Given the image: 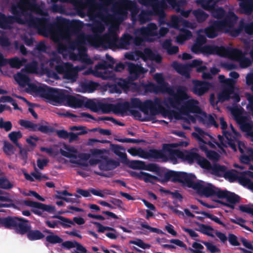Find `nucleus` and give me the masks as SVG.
<instances>
[{
  "label": "nucleus",
  "instance_id": "c03bdc74",
  "mask_svg": "<svg viewBox=\"0 0 253 253\" xmlns=\"http://www.w3.org/2000/svg\"><path fill=\"white\" fill-rule=\"evenodd\" d=\"M232 93L233 92L224 88L217 94V101L223 103L225 101L229 100L231 97Z\"/></svg>",
  "mask_w": 253,
  "mask_h": 253
},
{
  "label": "nucleus",
  "instance_id": "f03ea898",
  "mask_svg": "<svg viewBox=\"0 0 253 253\" xmlns=\"http://www.w3.org/2000/svg\"><path fill=\"white\" fill-rule=\"evenodd\" d=\"M54 63L57 65L55 66L56 72L62 75L63 78L72 82H75L78 77V71L74 67L72 64L69 62L63 63L60 57H54L49 61V65L53 68Z\"/></svg>",
  "mask_w": 253,
  "mask_h": 253
},
{
  "label": "nucleus",
  "instance_id": "7ed1b4c3",
  "mask_svg": "<svg viewBox=\"0 0 253 253\" xmlns=\"http://www.w3.org/2000/svg\"><path fill=\"white\" fill-rule=\"evenodd\" d=\"M188 143L185 141H181L178 143L164 144L162 149L159 150L162 156L158 157V159H162L163 162H166L170 160L173 164L177 162V159H181L183 156V151L178 149H173V148L177 146H187Z\"/></svg>",
  "mask_w": 253,
  "mask_h": 253
},
{
  "label": "nucleus",
  "instance_id": "dca6fc26",
  "mask_svg": "<svg viewBox=\"0 0 253 253\" xmlns=\"http://www.w3.org/2000/svg\"><path fill=\"white\" fill-rule=\"evenodd\" d=\"M98 41L100 43L104 44L109 48H113L118 47L119 37L115 32H112L104 35Z\"/></svg>",
  "mask_w": 253,
  "mask_h": 253
},
{
  "label": "nucleus",
  "instance_id": "b1692460",
  "mask_svg": "<svg viewBox=\"0 0 253 253\" xmlns=\"http://www.w3.org/2000/svg\"><path fill=\"white\" fill-rule=\"evenodd\" d=\"M158 150L155 149H150L148 151H146L141 148H139L138 156L145 159L150 158L158 159V157L162 156L161 153Z\"/></svg>",
  "mask_w": 253,
  "mask_h": 253
},
{
  "label": "nucleus",
  "instance_id": "2f4dec72",
  "mask_svg": "<svg viewBox=\"0 0 253 253\" xmlns=\"http://www.w3.org/2000/svg\"><path fill=\"white\" fill-rule=\"evenodd\" d=\"M28 8L36 14L42 16V17L48 18L49 14L47 11L43 10L42 6L38 4L36 2H33L28 5ZM49 19V18L48 17Z\"/></svg>",
  "mask_w": 253,
  "mask_h": 253
},
{
  "label": "nucleus",
  "instance_id": "6e6d98bb",
  "mask_svg": "<svg viewBox=\"0 0 253 253\" xmlns=\"http://www.w3.org/2000/svg\"><path fill=\"white\" fill-rule=\"evenodd\" d=\"M45 241L48 243L56 244L62 243L63 240L59 236L53 234L47 235L45 237Z\"/></svg>",
  "mask_w": 253,
  "mask_h": 253
},
{
  "label": "nucleus",
  "instance_id": "58836bf2",
  "mask_svg": "<svg viewBox=\"0 0 253 253\" xmlns=\"http://www.w3.org/2000/svg\"><path fill=\"white\" fill-rule=\"evenodd\" d=\"M174 171L169 170L164 173L163 175L161 172H159L158 175L160 177V182L163 183L171 180L173 182Z\"/></svg>",
  "mask_w": 253,
  "mask_h": 253
},
{
  "label": "nucleus",
  "instance_id": "473e14b6",
  "mask_svg": "<svg viewBox=\"0 0 253 253\" xmlns=\"http://www.w3.org/2000/svg\"><path fill=\"white\" fill-rule=\"evenodd\" d=\"M199 154L196 152L185 151L183 152V156L181 159L187 161L189 164H193L194 162H197L199 157Z\"/></svg>",
  "mask_w": 253,
  "mask_h": 253
},
{
  "label": "nucleus",
  "instance_id": "a211bd4d",
  "mask_svg": "<svg viewBox=\"0 0 253 253\" xmlns=\"http://www.w3.org/2000/svg\"><path fill=\"white\" fill-rule=\"evenodd\" d=\"M53 217L60 219L61 221L58 220H54L52 221L46 220L45 222V224L49 228H54L58 224H60L64 228H67L71 227L72 225L74 224L72 220L62 216L54 215Z\"/></svg>",
  "mask_w": 253,
  "mask_h": 253
},
{
  "label": "nucleus",
  "instance_id": "ea45409f",
  "mask_svg": "<svg viewBox=\"0 0 253 253\" xmlns=\"http://www.w3.org/2000/svg\"><path fill=\"white\" fill-rule=\"evenodd\" d=\"M15 79L19 85L22 87L28 84L30 81V79L27 75L20 73L17 74L16 77H15Z\"/></svg>",
  "mask_w": 253,
  "mask_h": 253
},
{
  "label": "nucleus",
  "instance_id": "79ce46f5",
  "mask_svg": "<svg viewBox=\"0 0 253 253\" xmlns=\"http://www.w3.org/2000/svg\"><path fill=\"white\" fill-rule=\"evenodd\" d=\"M210 12L212 17L218 19H222L225 15V11L223 8L221 7H216L214 5Z\"/></svg>",
  "mask_w": 253,
  "mask_h": 253
},
{
  "label": "nucleus",
  "instance_id": "9d476101",
  "mask_svg": "<svg viewBox=\"0 0 253 253\" xmlns=\"http://www.w3.org/2000/svg\"><path fill=\"white\" fill-rule=\"evenodd\" d=\"M209 26L205 29L206 35L211 39L216 37L220 33L222 32L226 29L221 20L211 21Z\"/></svg>",
  "mask_w": 253,
  "mask_h": 253
},
{
  "label": "nucleus",
  "instance_id": "7c9ffc66",
  "mask_svg": "<svg viewBox=\"0 0 253 253\" xmlns=\"http://www.w3.org/2000/svg\"><path fill=\"white\" fill-rule=\"evenodd\" d=\"M240 11L242 14L250 15L253 11V2L244 0L239 3Z\"/></svg>",
  "mask_w": 253,
  "mask_h": 253
},
{
  "label": "nucleus",
  "instance_id": "c9c22d12",
  "mask_svg": "<svg viewBox=\"0 0 253 253\" xmlns=\"http://www.w3.org/2000/svg\"><path fill=\"white\" fill-rule=\"evenodd\" d=\"M133 37L128 34H124L119 42V47L127 49L128 46L132 42Z\"/></svg>",
  "mask_w": 253,
  "mask_h": 253
},
{
  "label": "nucleus",
  "instance_id": "37998d69",
  "mask_svg": "<svg viewBox=\"0 0 253 253\" xmlns=\"http://www.w3.org/2000/svg\"><path fill=\"white\" fill-rule=\"evenodd\" d=\"M195 213H196L197 214H201L204 215L205 217L209 218L210 219H211V220L214 221L215 223H216L220 225H222L223 227H224L225 228H226V225H225V224H224L222 221H221L218 217L216 216L215 215H214L212 214L207 212L204 211H195Z\"/></svg>",
  "mask_w": 253,
  "mask_h": 253
},
{
  "label": "nucleus",
  "instance_id": "f257e3e1",
  "mask_svg": "<svg viewBox=\"0 0 253 253\" xmlns=\"http://www.w3.org/2000/svg\"><path fill=\"white\" fill-rule=\"evenodd\" d=\"M28 10H29L28 4L22 3L20 0L17 3L12 4L10 11L12 15H6L3 29H10L11 25L16 23L21 25L27 24L30 27L45 32L50 25V19L46 17H35Z\"/></svg>",
  "mask_w": 253,
  "mask_h": 253
},
{
  "label": "nucleus",
  "instance_id": "2eb2a0df",
  "mask_svg": "<svg viewBox=\"0 0 253 253\" xmlns=\"http://www.w3.org/2000/svg\"><path fill=\"white\" fill-rule=\"evenodd\" d=\"M193 86L192 91L194 94L202 96L206 93L210 88L211 84L206 81H202L197 80L192 81Z\"/></svg>",
  "mask_w": 253,
  "mask_h": 253
},
{
  "label": "nucleus",
  "instance_id": "052dcab7",
  "mask_svg": "<svg viewBox=\"0 0 253 253\" xmlns=\"http://www.w3.org/2000/svg\"><path fill=\"white\" fill-rule=\"evenodd\" d=\"M142 180L146 183H154V181L160 182V177L153 175L149 173L144 172Z\"/></svg>",
  "mask_w": 253,
  "mask_h": 253
},
{
  "label": "nucleus",
  "instance_id": "09e8293b",
  "mask_svg": "<svg viewBox=\"0 0 253 253\" xmlns=\"http://www.w3.org/2000/svg\"><path fill=\"white\" fill-rule=\"evenodd\" d=\"M65 149L68 151L63 150H60V153L62 156L68 158H77V156L75 154L77 153V150L74 148L66 146Z\"/></svg>",
  "mask_w": 253,
  "mask_h": 253
},
{
  "label": "nucleus",
  "instance_id": "e433bc0d",
  "mask_svg": "<svg viewBox=\"0 0 253 253\" xmlns=\"http://www.w3.org/2000/svg\"><path fill=\"white\" fill-rule=\"evenodd\" d=\"M211 169L212 173L215 175L219 177H223L227 170V167L225 166L215 164L213 166H211Z\"/></svg>",
  "mask_w": 253,
  "mask_h": 253
},
{
  "label": "nucleus",
  "instance_id": "1a4fd4ad",
  "mask_svg": "<svg viewBox=\"0 0 253 253\" xmlns=\"http://www.w3.org/2000/svg\"><path fill=\"white\" fill-rule=\"evenodd\" d=\"M19 124L25 128L29 129L31 131H39L44 134H50L55 131V129L52 126L34 123L28 120H20Z\"/></svg>",
  "mask_w": 253,
  "mask_h": 253
},
{
  "label": "nucleus",
  "instance_id": "39448f33",
  "mask_svg": "<svg viewBox=\"0 0 253 253\" xmlns=\"http://www.w3.org/2000/svg\"><path fill=\"white\" fill-rule=\"evenodd\" d=\"M26 222L29 220L22 217L15 216H7L2 217L0 221V227L7 229L14 230L16 233L21 234L26 231Z\"/></svg>",
  "mask_w": 253,
  "mask_h": 253
},
{
  "label": "nucleus",
  "instance_id": "4d7b16f0",
  "mask_svg": "<svg viewBox=\"0 0 253 253\" xmlns=\"http://www.w3.org/2000/svg\"><path fill=\"white\" fill-rule=\"evenodd\" d=\"M174 67L177 72L181 75L187 76L189 74L188 67L187 65L175 63Z\"/></svg>",
  "mask_w": 253,
  "mask_h": 253
},
{
  "label": "nucleus",
  "instance_id": "680f3d73",
  "mask_svg": "<svg viewBox=\"0 0 253 253\" xmlns=\"http://www.w3.org/2000/svg\"><path fill=\"white\" fill-rule=\"evenodd\" d=\"M8 63L12 67L19 69L23 66V62L18 57H15L8 60Z\"/></svg>",
  "mask_w": 253,
  "mask_h": 253
},
{
  "label": "nucleus",
  "instance_id": "6e6552de",
  "mask_svg": "<svg viewBox=\"0 0 253 253\" xmlns=\"http://www.w3.org/2000/svg\"><path fill=\"white\" fill-rule=\"evenodd\" d=\"M208 54H217L221 56L226 55L238 58L243 55L242 51L238 48H229L224 46L208 45L205 48Z\"/></svg>",
  "mask_w": 253,
  "mask_h": 253
},
{
  "label": "nucleus",
  "instance_id": "423d86ee",
  "mask_svg": "<svg viewBox=\"0 0 253 253\" xmlns=\"http://www.w3.org/2000/svg\"><path fill=\"white\" fill-rule=\"evenodd\" d=\"M169 94L172 96L167 100V104L175 109H178L184 103V101L188 98L186 89L184 86L179 87L176 93L170 87L167 88L166 90Z\"/></svg>",
  "mask_w": 253,
  "mask_h": 253
},
{
  "label": "nucleus",
  "instance_id": "f3484780",
  "mask_svg": "<svg viewBox=\"0 0 253 253\" xmlns=\"http://www.w3.org/2000/svg\"><path fill=\"white\" fill-rule=\"evenodd\" d=\"M62 104L67 105L73 108H82L84 105V99L68 94L66 90Z\"/></svg>",
  "mask_w": 253,
  "mask_h": 253
},
{
  "label": "nucleus",
  "instance_id": "8fccbe9b",
  "mask_svg": "<svg viewBox=\"0 0 253 253\" xmlns=\"http://www.w3.org/2000/svg\"><path fill=\"white\" fill-rule=\"evenodd\" d=\"M239 29L241 30H244L246 33L252 35L253 34V22L246 23L241 21L239 23Z\"/></svg>",
  "mask_w": 253,
  "mask_h": 253
},
{
  "label": "nucleus",
  "instance_id": "f8f14e48",
  "mask_svg": "<svg viewBox=\"0 0 253 253\" xmlns=\"http://www.w3.org/2000/svg\"><path fill=\"white\" fill-rule=\"evenodd\" d=\"M134 90L139 93L146 94L148 92L157 93L162 91V87L159 86L153 83L148 84H136L134 83Z\"/></svg>",
  "mask_w": 253,
  "mask_h": 253
},
{
  "label": "nucleus",
  "instance_id": "864d4df0",
  "mask_svg": "<svg viewBox=\"0 0 253 253\" xmlns=\"http://www.w3.org/2000/svg\"><path fill=\"white\" fill-rule=\"evenodd\" d=\"M196 163L203 169H211L212 166L211 163L207 159L200 155Z\"/></svg>",
  "mask_w": 253,
  "mask_h": 253
},
{
  "label": "nucleus",
  "instance_id": "338daca9",
  "mask_svg": "<svg viewBox=\"0 0 253 253\" xmlns=\"http://www.w3.org/2000/svg\"><path fill=\"white\" fill-rule=\"evenodd\" d=\"M129 244L136 245L143 249H149L151 247L150 245L144 243L140 239H136V240H130L129 241Z\"/></svg>",
  "mask_w": 253,
  "mask_h": 253
},
{
  "label": "nucleus",
  "instance_id": "3c124183",
  "mask_svg": "<svg viewBox=\"0 0 253 253\" xmlns=\"http://www.w3.org/2000/svg\"><path fill=\"white\" fill-rule=\"evenodd\" d=\"M246 173H245V171L240 173L238 174L237 180L238 181L239 183L243 186L249 185L250 186L251 183H252L250 178L246 177Z\"/></svg>",
  "mask_w": 253,
  "mask_h": 253
},
{
  "label": "nucleus",
  "instance_id": "5701e85b",
  "mask_svg": "<svg viewBox=\"0 0 253 253\" xmlns=\"http://www.w3.org/2000/svg\"><path fill=\"white\" fill-rule=\"evenodd\" d=\"M120 162L112 159L105 158L98 166L99 169L101 170L108 171L112 170L120 166Z\"/></svg>",
  "mask_w": 253,
  "mask_h": 253
},
{
  "label": "nucleus",
  "instance_id": "c85d7f7f",
  "mask_svg": "<svg viewBox=\"0 0 253 253\" xmlns=\"http://www.w3.org/2000/svg\"><path fill=\"white\" fill-rule=\"evenodd\" d=\"M224 17L221 21L223 23L225 29L227 27L231 28L236 23L238 19V16L232 11L229 12Z\"/></svg>",
  "mask_w": 253,
  "mask_h": 253
},
{
  "label": "nucleus",
  "instance_id": "49530a36",
  "mask_svg": "<svg viewBox=\"0 0 253 253\" xmlns=\"http://www.w3.org/2000/svg\"><path fill=\"white\" fill-rule=\"evenodd\" d=\"M83 107L89 109L94 112H97L98 111V103H96L91 99H87L85 100V99H84Z\"/></svg>",
  "mask_w": 253,
  "mask_h": 253
},
{
  "label": "nucleus",
  "instance_id": "cd10ccee",
  "mask_svg": "<svg viewBox=\"0 0 253 253\" xmlns=\"http://www.w3.org/2000/svg\"><path fill=\"white\" fill-rule=\"evenodd\" d=\"M110 149L116 155L122 159L123 163L128 162L127 155L125 153L126 149L124 147L118 144H111Z\"/></svg>",
  "mask_w": 253,
  "mask_h": 253
},
{
  "label": "nucleus",
  "instance_id": "a18cd8bd",
  "mask_svg": "<svg viewBox=\"0 0 253 253\" xmlns=\"http://www.w3.org/2000/svg\"><path fill=\"white\" fill-rule=\"evenodd\" d=\"M117 83L120 87L121 91L123 90L125 92H127L129 90L130 87L134 89V87L133 84H131L129 82L122 79H120L117 82Z\"/></svg>",
  "mask_w": 253,
  "mask_h": 253
},
{
  "label": "nucleus",
  "instance_id": "603ef678",
  "mask_svg": "<svg viewBox=\"0 0 253 253\" xmlns=\"http://www.w3.org/2000/svg\"><path fill=\"white\" fill-rule=\"evenodd\" d=\"M73 196H75V198H66L60 195H55V198L57 199H60L64 201L67 203H71L72 204H79L80 203V201L79 200V198H81V196L76 194L73 195Z\"/></svg>",
  "mask_w": 253,
  "mask_h": 253
},
{
  "label": "nucleus",
  "instance_id": "de8ad7c7",
  "mask_svg": "<svg viewBox=\"0 0 253 253\" xmlns=\"http://www.w3.org/2000/svg\"><path fill=\"white\" fill-rule=\"evenodd\" d=\"M99 110H101L103 114H108L111 111L114 112V104L111 103H98Z\"/></svg>",
  "mask_w": 253,
  "mask_h": 253
},
{
  "label": "nucleus",
  "instance_id": "bf43d9fd",
  "mask_svg": "<svg viewBox=\"0 0 253 253\" xmlns=\"http://www.w3.org/2000/svg\"><path fill=\"white\" fill-rule=\"evenodd\" d=\"M150 15L152 14L149 11L142 10L138 15V21L141 24H144L150 20Z\"/></svg>",
  "mask_w": 253,
  "mask_h": 253
},
{
  "label": "nucleus",
  "instance_id": "aec40b11",
  "mask_svg": "<svg viewBox=\"0 0 253 253\" xmlns=\"http://www.w3.org/2000/svg\"><path fill=\"white\" fill-rule=\"evenodd\" d=\"M127 70L133 80L137 79L141 75L145 73L147 70L142 66L132 63H128Z\"/></svg>",
  "mask_w": 253,
  "mask_h": 253
},
{
  "label": "nucleus",
  "instance_id": "393cba45",
  "mask_svg": "<svg viewBox=\"0 0 253 253\" xmlns=\"http://www.w3.org/2000/svg\"><path fill=\"white\" fill-rule=\"evenodd\" d=\"M164 2L158 0H155L151 7L152 10H149L152 15L159 16L163 18L165 16V13L163 9Z\"/></svg>",
  "mask_w": 253,
  "mask_h": 253
},
{
  "label": "nucleus",
  "instance_id": "412c9836",
  "mask_svg": "<svg viewBox=\"0 0 253 253\" xmlns=\"http://www.w3.org/2000/svg\"><path fill=\"white\" fill-rule=\"evenodd\" d=\"M157 26L154 23H149L146 27H142L138 30L140 34L146 39L149 37L157 36Z\"/></svg>",
  "mask_w": 253,
  "mask_h": 253
},
{
  "label": "nucleus",
  "instance_id": "a19ab883",
  "mask_svg": "<svg viewBox=\"0 0 253 253\" xmlns=\"http://www.w3.org/2000/svg\"><path fill=\"white\" fill-rule=\"evenodd\" d=\"M22 137V134L20 131H13L8 134L9 139L18 148H21V144L18 142V140Z\"/></svg>",
  "mask_w": 253,
  "mask_h": 253
},
{
  "label": "nucleus",
  "instance_id": "5fc2aeb1",
  "mask_svg": "<svg viewBox=\"0 0 253 253\" xmlns=\"http://www.w3.org/2000/svg\"><path fill=\"white\" fill-rule=\"evenodd\" d=\"M238 174L237 171L235 170H226L223 177L226 179H228L230 182H233L237 180Z\"/></svg>",
  "mask_w": 253,
  "mask_h": 253
},
{
  "label": "nucleus",
  "instance_id": "0e129e2a",
  "mask_svg": "<svg viewBox=\"0 0 253 253\" xmlns=\"http://www.w3.org/2000/svg\"><path fill=\"white\" fill-rule=\"evenodd\" d=\"M197 3L200 4L202 7L207 11H210L213 7L214 4H211L209 0H197Z\"/></svg>",
  "mask_w": 253,
  "mask_h": 253
},
{
  "label": "nucleus",
  "instance_id": "ddd939ff",
  "mask_svg": "<svg viewBox=\"0 0 253 253\" xmlns=\"http://www.w3.org/2000/svg\"><path fill=\"white\" fill-rule=\"evenodd\" d=\"M195 177L193 174L174 171L173 182L181 183L185 184L187 187L191 188L194 184V179Z\"/></svg>",
  "mask_w": 253,
  "mask_h": 253
},
{
  "label": "nucleus",
  "instance_id": "6ab92c4d",
  "mask_svg": "<svg viewBox=\"0 0 253 253\" xmlns=\"http://www.w3.org/2000/svg\"><path fill=\"white\" fill-rule=\"evenodd\" d=\"M26 231L21 233V235L27 234V238L30 241H36L42 239L44 238V235L39 230H32L31 226L29 222H26Z\"/></svg>",
  "mask_w": 253,
  "mask_h": 253
},
{
  "label": "nucleus",
  "instance_id": "20e7f679",
  "mask_svg": "<svg viewBox=\"0 0 253 253\" xmlns=\"http://www.w3.org/2000/svg\"><path fill=\"white\" fill-rule=\"evenodd\" d=\"M130 108L139 109L144 114H148L150 111L151 115H156L159 113L158 107L162 108L161 101L159 98H156L154 101L150 99L146 100L142 102L139 98H132L130 99Z\"/></svg>",
  "mask_w": 253,
  "mask_h": 253
},
{
  "label": "nucleus",
  "instance_id": "f704fd0d",
  "mask_svg": "<svg viewBox=\"0 0 253 253\" xmlns=\"http://www.w3.org/2000/svg\"><path fill=\"white\" fill-rule=\"evenodd\" d=\"M192 13L198 23L205 22L209 16L207 13L200 8L194 10Z\"/></svg>",
  "mask_w": 253,
  "mask_h": 253
},
{
  "label": "nucleus",
  "instance_id": "0eeeda50",
  "mask_svg": "<svg viewBox=\"0 0 253 253\" xmlns=\"http://www.w3.org/2000/svg\"><path fill=\"white\" fill-rule=\"evenodd\" d=\"M65 92V89L55 88L45 85L43 87L41 96L48 100L49 102L53 105L56 103L62 104Z\"/></svg>",
  "mask_w": 253,
  "mask_h": 253
},
{
  "label": "nucleus",
  "instance_id": "9b49d317",
  "mask_svg": "<svg viewBox=\"0 0 253 253\" xmlns=\"http://www.w3.org/2000/svg\"><path fill=\"white\" fill-rule=\"evenodd\" d=\"M200 195L204 196L206 197L215 196V187L211 184H208L205 185L202 181L194 182L191 187Z\"/></svg>",
  "mask_w": 253,
  "mask_h": 253
},
{
  "label": "nucleus",
  "instance_id": "72a5a7b5",
  "mask_svg": "<svg viewBox=\"0 0 253 253\" xmlns=\"http://www.w3.org/2000/svg\"><path fill=\"white\" fill-rule=\"evenodd\" d=\"M130 103L128 101H125L123 103H118L114 104V113H124L127 111L130 110Z\"/></svg>",
  "mask_w": 253,
  "mask_h": 253
},
{
  "label": "nucleus",
  "instance_id": "a878e982",
  "mask_svg": "<svg viewBox=\"0 0 253 253\" xmlns=\"http://www.w3.org/2000/svg\"><path fill=\"white\" fill-rule=\"evenodd\" d=\"M235 120L240 126L241 130L243 132H247L250 135V132L252 131V125L247 122V118L242 115H238L235 117Z\"/></svg>",
  "mask_w": 253,
  "mask_h": 253
},
{
  "label": "nucleus",
  "instance_id": "e2e57ef3",
  "mask_svg": "<svg viewBox=\"0 0 253 253\" xmlns=\"http://www.w3.org/2000/svg\"><path fill=\"white\" fill-rule=\"evenodd\" d=\"M128 161L126 163H127ZM144 162L140 160H131L129 162V167L134 169H143Z\"/></svg>",
  "mask_w": 253,
  "mask_h": 253
},
{
  "label": "nucleus",
  "instance_id": "4468645a",
  "mask_svg": "<svg viewBox=\"0 0 253 253\" xmlns=\"http://www.w3.org/2000/svg\"><path fill=\"white\" fill-rule=\"evenodd\" d=\"M199 102L197 100L190 99L184 102L180 109V112L184 115L189 113H200L201 109L198 106Z\"/></svg>",
  "mask_w": 253,
  "mask_h": 253
},
{
  "label": "nucleus",
  "instance_id": "4c0bfd02",
  "mask_svg": "<svg viewBox=\"0 0 253 253\" xmlns=\"http://www.w3.org/2000/svg\"><path fill=\"white\" fill-rule=\"evenodd\" d=\"M223 135L227 140V143L229 146L234 151L236 152L237 149V143L238 140L236 138L234 137L232 139L231 137V133L228 131H223Z\"/></svg>",
  "mask_w": 253,
  "mask_h": 253
},
{
  "label": "nucleus",
  "instance_id": "bb28decb",
  "mask_svg": "<svg viewBox=\"0 0 253 253\" xmlns=\"http://www.w3.org/2000/svg\"><path fill=\"white\" fill-rule=\"evenodd\" d=\"M64 116L66 117H68L69 118H82V117H87L88 118L92 119L93 120H96L97 121H110L111 117L109 116H104V117H99L97 119H95L92 115H90L89 113H85V112H82L79 114V115H76L74 114H73L72 113L66 112L65 113H64Z\"/></svg>",
  "mask_w": 253,
  "mask_h": 253
},
{
  "label": "nucleus",
  "instance_id": "c756f323",
  "mask_svg": "<svg viewBox=\"0 0 253 253\" xmlns=\"http://www.w3.org/2000/svg\"><path fill=\"white\" fill-rule=\"evenodd\" d=\"M105 57L107 61L103 60L101 62L99 63L96 65L97 68L103 70L113 69L114 65L115 63L114 59L108 53L106 54Z\"/></svg>",
  "mask_w": 253,
  "mask_h": 253
},
{
  "label": "nucleus",
  "instance_id": "13d9d810",
  "mask_svg": "<svg viewBox=\"0 0 253 253\" xmlns=\"http://www.w3.org/2000/svg\"><path fill=\"white\" fill-rule=\"evenodd\" d=\"M154 80L160 84L159 86L162 87V91L165 90H167L166 84L165 83L164 78L162 74L161 73H156L154 76Z\"/></svg>",
  "mask_w": 253,
  "mask_h": 253
},
{
  "label": "nucleus",
  "instance_id": "774afa93",
  "mask_svg": "<svg viewBox=\"0 0 253 253\" xmlns=\"http://www.w3.org/2000/svg\"><path fill=\"white\" fill-rule=\"evenodd\" d=\"M240 198V197L234 193L228 191V194L226 197V201L230 204H235L239 202Z\"/></svg>",
  "mask_w": 253,
  "mask_h": 253
},
{
  "label": "nucleus",
  "instance_id": "4be33fe9",
  "mask_svg": "<svg viewBox=\"0 0 253 253\" xmlns=\"http://www.w3.org/2000/svg\"><path fill=\"white\" fill-rule=\"evenodd\" d=\"M22 203L27 206L42 210L48 212H52L55 210V207L54 206L46 205L38 202L30 200H23Z\"/></svg>",
  "mask_w": 253,
  "mask_h": 253
},
{
  "label": "nucleus",
  "instance_id": "69168bd1",
  "mask_svg": "<svg viewBox=\"0 0 253 253\" xmlns=\"http://www.w3.org/2000/svg\"><path fill=\"white\" fill-rule=\"evenodd\" d=\"M13 187V185L9 180L5 177H0V188L3 189H10Z\"/></svg>",
  "mask_w": 253,
  "mask_h": 253
}]
</instances>
